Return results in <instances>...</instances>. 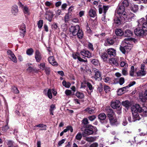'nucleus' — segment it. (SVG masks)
<instances>
[{"instance_id":"nucleus-1","label":"nucleus","mask_w":147,"mask_h":147,"mask_svg":"<svg viewBox=\"0 0 147 147\" xmlns=\"http://www.w3.org/2000/svg\"><path fill=\"white\" fill-rule=\"evenodd\" d=\"M127 1L124 0L122 2V5H121L118 8L117 13L119 15L122 20L126 21H130L132 18L134 16V14L131 13H126L125 11V7L128 5Z\"/></svg>"},{"instance_id":"nucleus-2","label":"nucleus","mask_w":147,"mask_h":147,"mask_svg":"<svg viewBox=\"0 0 147 147\" xmlns=\"http://www.w3.org/2000/svg\"><path fill=\"white\" fill-rule=\"evenodd\" d=\"M133 40V39L132 38H125L122 41L120 49L123 53L128 52L131 49L133 46L131 43Z\"/></svg>"},{"instance_id":"nucleus-3","label":"nucleus","mask_w":147,"mask_h":147,"mask_svg":"<svg viewBox=\"0 0 147 147\" xmlns=\"http://www.w3.org/2000/svg\"><path fill=\"white\" fill-rule=\"evenodd\" d=\"M135 107L140 113L141 117L147 116V107L145 106L141 107L138 104H136L135 106Z\"/></svg>"},{"instance_id":"nucleus-4","label":"nucleus","mask_w":147,"mask_h":147,"mask_svg":"<svg viewBox=\"0 0 147 147\" xmlns=\"http://www.w3.org/2000/svg\"><path fill=\"white\" fill-rule=\"evenodd\" d=\"M132 113L133 114V121L137 120H139L141 119L142 117L139 114L140 113L135 107V106L132 109Z\"/></svg>"},{"instance_id":"nucleus-5","label":"nucleus","mask_w":147,"mask_h":147,"mask_svg":"<svg viewBox=\"0 0 147 147\" xmlns=\"http://www.w3.org/2000/svg\"><path fill=\"white\" fill-rule=\"evenodd\" d=\"M111 106L113 109H116L119 111V113H120V111L121 109V106L120 101L119 100H115L111 102Z\"/></svg>"},{"instance_id":"nucleus-6","label":"nucleus","mask_w":147,"mask_h":147,"mask_svg":"<svg viewBox=\"0 0 147 147\" xmlns=\"http://www.w3.org/2000/svg\"><path fill=\"white\" fill-rule=\"evenodd\" d=\"M92 71L95 73L94 76H92V78H94L96 80L99 81L101 79V74L99 71L95 68L93 69Z\"/></svg>"},{"instance_id":"nucleus-7","label":"nucleus","mask_w":147,"mask_h":147,"mask_svg":"<svg viewBox=\"0 0 147 147\" xmlns=\"http://www.w3.org/2000/svg\"><path fill=\"white\" fill-rule=\"evenodd\" d=\"M145 31H146L145 29L142 27H138L135 30L134 33L137 36H142L144 34Z\"/></svg>"},{"instance_id":"nucleus-8","label":"nucleus","mask_w":147,"mask_h":147,"mask_svg":"<svg viewBox=\"0 0 147 147\" xmlns=\"http://www.w3.org/2000/svg\"><path fill=\"white\" fill-rule=\"evenodd\" d=\"M80 29V28L78 25L75 26H71L70 28V31L74 36H76L77 32Z\"/></svg>"},{"instance_id":"nucleus-9","label":"nucleus","mask_w":147,"mask_h":147,"mask_svg":"<svg viewBox=\"0 0 147 147\" xmlns=\"http://www.w3.org/2000/svg\"><path fill=\"white\" fill-rule=\"evenodd\" d=\"M54 15L52 11L50 10L46 12L45 18L49 22H51L52 21Z\"/></svg>"},{"instance_id":"nucleus-10","label":"nucleus","mask_w":147,"mask_h":147,"mask_svg":"<svg viewBox=\"0 0 147 147\" xmlns=\"http://www.w3.org/2000/svg\"><path fill=\"white\" fill-rule=\"evenodd\" d=\"M95 128L94 127L91 125H89L88 128L84 130V133L86 135H91L93 133Z\"/></svg>"},{"instance_id":"nucleus-11","label":"nucleus","mask_w":147,"mask_h":147,"mask_svg":"<svg viewBox=\"0 0 147 147\" xmlns=\"http://www.w3.org/2000/svg\"><path fill=\"white\" fill-rule=\"evenodd\" d=\"M98 8L100 14H101L103 12L104 14H105L108 9L109 7L108 6L99 5L98 6Z\"/></svg>"},{"instance_id":"nucleus-12","label":"nucleus","mask_w":147,"mask_h":147,"mask_svg":"<svg viewBox=\"0 0 147 147\" xmlns=\"http://www.w3.org/2000/svg\"><path fill=\"white\" fill-rule=\"evenodd\" d=\"M20 35L21 36L24 37L26 31L25 24L22 23L20 26Z\"/></svg>"},{"instance_id":"nucleus-13","label":"nucleus","mask_w":147,"mask_h":147,"mask_svg":"<svg viewBox=\"0 0 147 147\" xmlns=\"http://www.w3.org/2000/svg\"><path fill=\"white\" fill-rule=\"evenodd\" d=\"M80 54L83 56L88 58H90L92 57V53L87 50H82L81 51Z\"/></svg>"},{"instance_id":"nucleus-14","label":"nucleus","mask_w":147,"mask_h":147,"mask_svg":"<svg viewBox=\"0 0 147 147\" xmlns=\"http://www.w3.org/2000/svg\"><path fill=\"white\" fill-rule=\"evenodd\" d=\"M106 111L107 113V115L109 119L115 117V114L113 110L110 108L109 107H107L106 109Z\"/></svg>"},{"instance_id":"nucleus-15","label":"nucleus","mask_w":147,"mask_h":147,"mask_svg":"<svg viewBox=\"0 0 147 147\" xmlns=\"http://www.w3.org/2000/svg\"><path fill=\"white\" fill-rule=\"evenodd\" d=\"M145 65L144 64H142L141 65V70L137 72V74L138 76H144L146 74V72L144 71Z\"/></svg>"},{"instance_id":"nucleus-16","label":"nucleus","mask_w":147,"mask_h":147,"mask_svg":"<svg viewBox=\"0 0 147 147\" xmlns=\"http://www.w3.org/2000/svg\"><path fill=\"white\" fill-rule=\"evenodd\" d=\"M107 52L108 55L110 56H115L116 54V50L113 48H110L107 50Z\"/></svg>"},{"instance_id":"nucleus-17","label":"nucleus","mask_w":147,"mask_h":147,"mask_svg":"<svg viewBox=\"0 0 147 147\" xmlns=\"http://www.w3.org/2000/svg\"><path fill=\"white\" fill-rule=\"evenodd\" d=\"M48 60L49 63L53 66H58V63L57 62L55 61L53 56H51L49 57L48 58Z\"/></svg>"},{"instance_id":"nucleus-18","label":"nucleus","mask_w":147,"mask_h":147,"mask_svg":"<svg viewBox=\"0 0 147 147\" xmlns=\"http://www.w3.org/2000/svg\"><path fill=\"white\" fill-rule=\"evenodd\" d=\"M11 11V13L13 15H16L18 11V6L16 5H14L12 6Z\"/></svg>"},{"instance_id":"nucleus-19","label":"nucleus","mask_w":147,"mask_h":147,"mask_svg":"<svg viewBox=\"0 0 147 147\" xmlns=\"http://www.w3.org/2000/svg\"><path fill=\"white\" fill-rule=\"evenodd\" d=\"M72 56L73 58L75 59H77L78 60L80 61L84 62H87V60H84L82 59L81 58L79 57V55L77 53H74L73 54Z\"/></svg>"},{"instance_id":"nucleus-20","label":"nucleus","mask_w":147,"mask_h":147,"mask_svg":"<svg viewBox=\"0 0 147 147\" xmlns=\"http://www.w3.org/2000/svg\"><path fill=\"white\" fill-rule=\"evenodd\" d=\"M35 58L37 62H39L41 60L42 57L40 52L38 51H36L35 53Z\"/></svg>"},{"instance_id":"nucleus-21","label":"nucleus","mask_w":147,"mask_h":147,"mask_svg":"<svg viewBox=\"0 0 147 147\" xmlns=\"http://www.w3.org/2000/svg\"><path fill=\"white\" fill-rule=\"evenodd\" d=\"M140 98L143 102H144L146 100H147V90L145 91L144 95L142 93L140 94Z\"/></svg>"},{"instance_id":"nucleus-22","label":"nucleus","mask_w":147,"mask_h":147,"mask_svg":"<svg viewBox=\"0 0 147 147\" xmlns=\"http://www.w3.org/2000/svg\"><path fill=\"white\" fill-rule=\"evenodd\" d=\"M111 124L112 125H117L118 124L115 116L109 119Z\"/></svg>"},{"instance_id":"nucleus-23","label":"nucleus","mask_w":147,"mask_h":147,"mask_svg":"<svg viewBox=\"0 0 147 147\" xmlns=\"http://www.w3.org/2000/svg\"><path fill=\"white\" fill-rule=\"evenodd\" d=\"M52 90L49 89L47 90V93L46 92V90H45L44 92L46 96H47L50 99H51L52 98Z\"/></svg>"},{"instance_id":"nucleus-24","label":"nucleus","mask_w":147,"mask_h":147,"mask_svg":"<svg viewBox=\"0 0 147 147\" xmlns=\"http://www.w3.org/2000/svg\"><path fill=\"white\" fill-rule=\"evenodd\" d=\"M119 16H120V18H118V17H116L114 19V22L115 23L118 24V25H119L121 23V21L124 22H126V21L125 20H122L120 16L119 15Z\"/></svg>"},{"instance_id":"nucleus-25","label":"nucleus","mask_w":147,"mask_h":147,"mask_svg":"<svg viewBox=\"0 0 147 147\" xmlns=\"http://www.w3.org/2000/svg\"><path fill=\"white\" fill-rule=\"evenodd\" d=\"M89 16L92 18L95 17L96 16V11L95 10L91 9L89 11Z\"/></svg>"},{"instance_id":"nucleus-26","label":"nucleus","mask_w":147,"mask_h":147,"mask_svg":"<svg viewBox=\"0 0 147 147\" xmlns=\"http://www.w3.org/2000/svg\"><path fill=\"white\" fill-rule=\"evenodd\" d=\"M84 111L90 114H93L95 112V109L94 108L88 107Z\"/></svg>"},{"instance_id":"nucleus-27","label":"nucleus","mask_w":147,"mask_h":147,"mask_svg":"<svg viewBox=\"0 0 147 147\" xmlns=\"http://www.w3.org/2000/svg\"><path fill=\"white\" fill-rule=\"evenodd\" d=\"M135 82L134 81H133L131 83H130L128 86L121 88H122V89L123 90V92L125 93L126 91V90L127 89L130 87L135 84Z\"/></svg>"},{"instance_id":"nucleus-28","label":"nucleus","mask_w":147,"mask_h":147,"mask_svg":"<svg viewBox=\"0 0 147 147\" xmlns=\"http://www.w3.org/2000/svg\"><path fill=\"white\" fill-rule=\"evenodd\" d=\"M24 13L27 15H29L30 14V10L28 7L26 6L23 7V8L22 9Z\"/></svg>"},{"instance_id":"nucleus-29","label":"nucleus","mask_w":147,"mask_h":147,"mask_svg":"<svg viewBox=\"0 0 147 147\" xmlns=\"http://www.w3.org/2000/svg\"><path fill=\"white\" fill-rule=\"evenodd\" d=\"M116 34L117 36H121L123 35L124 32L120 29H117L115 30Z\"/></svg>"},{"instance_id":"nucleus-30","label":"nucleus","mask_w":147,"mask_h":147,"mask_svg":"<svg viewBox=\"0 0 147 147\" xmlns=\"http://www.w3.org/2000/svg\"><path fill=\"white\" fill-rule=\"evenodd\" d=\"M113 40L112 39H108L106 41L104 45L105 46L112 45L114 43Z\"/></svg>"},{"instance_id":"nucleus-31","label":"nucleus","mask_w":147,"mask_h":147,"mask_svg":"<svg viewBox=\"0 0 147 147\" xmlns=\"http://www.w3.org/2000/svg\"><path fill=\"white\" fill-rule=\"evenodd\" d=\"M122 104L123 106L126 107V109H125V110H128V108L130 105V103L128 100L122 102Z\"/></svg>"},{"instance_id":"nucleus-32","label":"nucleus","mask_w":147,"mask_h":147,"mask_svg":"<svg viewBox=\"0 0 147 147\" xmlns=\"http://www.w3.org/2000/svg\"><path fill=\"white\" fill-rule=\"evenodd\" d=\"M76 96L80 99L83 98L84 97V94L82 92H77L76 94Z\"/></svg>"},{"instance_id":"nucleus-33","label":"nucleus","mask_w":147,"mask_h":147,"mask_svg":"<svg viewBox=\"0 0 147 147\" xmlns=\"http://www.w3.org/2000/svg\"><path fill=\"white\" fill-rule=\"evenodd\" d=\"M110 62L112 64H113L116 66L118 65V61L115 58H112L110 60Z\"/></svg>"},{"instance_id":"nucleus-34","label":"nucleus","mask_w":147,"mask_h":147,"mask_svg":"<svg viewBox=\"0 0 147 147\" xmlns=\"http://www.w3.org/2000/svg\"><path fill=\"white\" fill-rule=\"evenodd\" d=\"M96 140V138L95 137H86L85 140L87 142H92Z\"/></svg>"},{"instance_id":"nucleus-35","label":"nucleus","mask_w":147,"mask_h":147,"mask_svg":"<svg viewBox=\"0 0 147 147\" xmlns=\"http://www.w3.org/2000/svg\"><path fill=\"white\" fill-rule=\"evenodd\" d=\"M130 9L133 12H136L138 10V6L137 5L133 4L131 6Z\"/></svg>"},{"instance_id":"nucleus-36","label":"nucleus","mask_w":147,"mask_h":147,"mask_svg":"<svg viewBox=\"0 0 147 147\" xmlns=\"http://www.w3.org/2000/svg\"><path fill=\"white\" fill-rule=\"evenodd\" d=\"M40 127L41 128L40 129V130H46V127L47 126L46 125H44L42 124H38V125H36L34 127Z\"/></svg>"},{"instance_id":"nucleus-37","label":"nucleus","mask_w":147,"mask_h":147,"mask_svg":"<svg viewBox=\"0 0 147 147\" xmlns=\"http://www.w3.org/2000/svg\"><path fill=\"white\" fill-rule=\"evenodd\" d=\"M107 55L106 53H102L101 55V57L104 61H106L107 60Z\"/></svg>"},{"instance_id":"nucleus-38","label":"nucleus","mask_w":147,"mask_h":147,"mask_svg":"<svg viewBox=\"0 0 147 147\" xmlns=\"http://www.w3.org/2000/svg\"><path fill=\"white\" fill-rule=\"evenodd\" d=\"M120 65L121 67L127 68L128 67V64L126 61H122L120 63Z\"/></svg>"},{"instance_id":"nucleus-39","label":"nucleus","mask_w":147,"mask_h":147,"mask_svg":"<svg viewBox=\"0 0 147 147\" xmlns=\"http://www.w3.org/2000/svg\"><path fill=\"white\" fill-rule=\"evenodd\" d=\"M131 31L129 30H126L125 32V36H130L132 35Z\"/></svg>"},{"instance_id":"nucleus-40","label":"nucleus","mask_w":147,"mask_h":147,"mask_svg":"<svg viewBox=\"0 0 147 147\" xmlns=\"http://www.w3.org/2000/svg\"><path fill=\"white\" fill-rule=\"evenodd\" d=\"M77 35L78 38L80 39L82 38L83 36V32L82 30L80 29L78 32Z\"/></svg>"},{"instance_id":"nucleus-41","label":"nucleus","mask_w":147,"mask_h":147,"mask_svg":"<svg viewBox=\"0 0 147 147\" xmlns=\"http://www.w3.org/2000/svg\"><path fill=\"white\" fill-rule=\"evenodd\" d=\"M145 21V19L144 18H142L140 19L138 21V26H140L142 24V27L144 28L143 27V24L144 23V22Z\"/></svg>"},{"instance_id":"nucleus-42","label":"nucleus","mask_w":147,"mask_h":147,"mask_svg":"<svg viewBox=\"0 0 147 147\" xmlns=\"http://www.w3.org/2000/svg\"><path fill=\"white\" fill-rule=\"evenodd\" d=\"M106 118V115L104 113H100L98 115V118L101 120H104Z\"/></svg>"},{"instance_id":"nucleus-43","label":"nucleus","mask_w":147,"mask_h":147,"mask_svg":"<svg viewBox=\"0 0 147 147\" xmlns=\"http://www.w3.org/2000/svg\"><path fill=\"white\" fill-rule=\"evenodd\" d=\"M91 62L95 66L100 65V64L98 61L96 59H94L92 60Z\"/></svg>"},{"instance_id":"nucleus-44","label":"nucleus","mask_w":147,"mask_h":147,"mask_svg":"<svg viewBox=\"0 0 147 147\" xmlns=\"http://www.w3.org/2000/svg\"><path fill=\"white\" fill-rule=\"evenodd\" d=\"M9 58L13 62L15 63H17V58L16 57L15 55H14L13 56H11L9 57Z\"/></svg>"},{"instance_id":"nucleus-45","label":"nucleus","mask_w":147,"mask_h":147,"mask_svg":"<svg viewBox=\"0 0 147 147\" xmlns=\"http://www.w3.org/2000/svg\"><path fill=\"white\" fill-rule=\"evenodd\" d=\"M9 128V127L7 125L1 128H0V130H1L2 132H4L6 131Z\"/></svg>"},{"instance_id":"nucleus-46","label":"nucleus","mask_w":147,"mask_h":147,"mask_svg":"<svg viewBox=\"0 0 147 147\" xmlns=\"http://www.w3.org/2000/svg\"><path fill=\"white\" fill-rule=\"evenodd\" d=\"M63 85L67 88H69L71 86V84L69 82H66L65 80H63L62 82Z\"/></svg>"},{"instance_id":"nucleus-47","label":"nucleus","mask_w":147,"mask_h":147,"mask_svg":"<svg viewBox=\"0 0 147 147\" xmlns=\"http://www.w3.org/2000/svg\"><path fill=\"white\" fill-rule=\"evenodd\" d=\"M82 138V135L80 133H78L76 136L75 139L78 140H80Z\"/></svg>"},{"instance_id":"nucleus-48","label":"nucleus","mask_w":147,"mask_h":147,"mask_svg":"<svg viewBox=\"0 0 147 147\" xmlns=\"http://www.w3.org/2000/svg\"><path fill=\"white\" fill-rule=\"evenodd\" d=\"M34 51L32 48H30L27 49L26 51L27 55H32Z\"/></svg>"},{"instance_id":"nucleus-49","label":"nucleus","mask_w":147,"mask_h":147,"mask_svg":"<svg viewBox=\"0 0 147 147\" xmlns=\"http://www.w3.org/2000/svg\"><path fill=\"white\" fill-rule=\"evenodd\" d=\"M45 63H42L38 65V67L41 70H43L45 69Z\"/></svg>"},{"instance_id":"nucleus-50","label":"nucleus","mask_w":147,"mask_h":147,"mask_svg":"<svg viewBox=\"0 0 147 147\" xmlns=\"http://www.w3.org/2000/svg\"><path fill=\"white\" fill-rule=\"evenodd\" d=\"M43 24V21L42 20H39L38 23V27L39 28H41L42 27Z\"/></svg>"},{"instance_id":"nucleus-51","label":"nucleus","mask_w":147,"mask_h":147,"mask_svg":"<svg viewBox=\"0 0 147 147\" xmlns=\"http://www.w3.org/2000/svg\"><path fill=\"white\" fill-rule=\"evenodd\" d=\"M134 67L133 66L131 67V70L130 71V75L131 76H133L134 74Z\"/></svg>"},{"instance_id":"nucleus-52","label":"nucleus","mask_w":147,"mask_h":147,"mask_svg":"<svg viewBox=\"0 0 147 147\" xmlns=\"http://www.w3.org/2000/svg\"><path fill=\"white\" fill-rule=\"evenodd\" d=\"M7 55L9 57L11 56H13L14 55L13 52L10 50H8L7 51Z\"/></svg>"},{"instance_id":"nucleus-53","label":"nucleus","mask_w":147,"mask_h":147,"mask_svg":"<svg viewBox=\"0 0 147 147\" xmlns=\"http://www.w3.org/2000/svg\"><path fill=\"white\" fill-rule=\"evenodd\" d=\"M124 93L123 91L121 88L119 89L117 92V94L118 95H121Z\"/></svg>"},{"instance_id":"nucleus-54","label":"nucleus","mask_w":147,"mask_h":147,"mask_svg":"<svg viewBox=\"0 0 147 147\" xmlns=\"http://www.w3.org/2000/svg\"><path fill=\"white\" fill-rule=\"evenodd\" d=\"M45 71L47 75H49L50 74V69L49 67H46L45 68Z\"/></svg>"},{"instance_id":"nucleus-55","label":"nucleus","mask_w":147,"mask_h":147,"mask_svg":"<svg viewBox=\"0 0 147 147\" xmlns=\"http://www.w3.org/2000/svg\"><path fill=\"white\" fill-rule=\"evenodd\" d=\"M103 80L105 82H110V78L108 77H105L103 78Z\"/></svg>"},{"instance_id":"nucleus-56","label":"nucleus","mask_w":147,"mask_h":147,"mask_svg":"<svg viewBox=\"0 0 147 147\" xmlns=\"http://www.w3.org/2000/svg\"><path fill=\"white\" fill-rule=\"evenodd\" d=\"M146 22L143 24V27L146 31H147V15L146 16Z\"/></svg>"},{"instance_id":"nucleus-57","label":"nucleus","mask_w":147,"mask_h":147,"mask_svg":"<svg viewBox=\"0 0 147 147\" xmlns=\"http://www.w3.org/2000/svg\"><path fill=\"white\" fill-rule=\"evenodd\" d=\"M104 89L105 92L106 93H107L110 91V88L109 86L106 85H105L104 86Z\"/></svg>"},{"instance_id":"nucleus-58","label":"nucleus","mask_w":147,"mask_h":147,"mask_svg":"<svg viewBox=\"0 0 147 147\" xmlns=\"http://www.w3.org/2000/svg\"><path fill=\"white\" fill-rule=\"evenodd\" d=\"M125 82L124 78L122 77L120 78L119 79V83L120 85H122Z\"/></svg>"},{"instance_id":"nucleus-59","label":"nucleus","mask_w":147,"mask_h":147,"mask_svg":"<svg viewBox=\"0 0 147 147\" xmlns=\"http://www.w3.org/2000/svg\"><path fill=\"white\" fill-rule=\"evenodd\" d=\"M66 139H63L59 141L58 143V146H60L63 143H64V142L65 141Z\"/></svg>"},{"instance_id":"nucleus-60","label":"nucleus","mask_w":147,"mask_h":147,"mask_svg":"<svg viewBox=\"0 0 147 147\" xmlns=\"http://www.w3.org/2000/svg\"><path fill=\"white\" fill-rule=\"evenodd\" d=\"M125 68H124L122 70V74L124 76H126L127 75L128 72L127 70Z\"/></svg>"},{"instance_id":"nucleus-61","label":"nucleus","mask_w":147,"mask_h":147,"mask_svg":"<svg viewBox=\"0 0 147 147\" xmlns=\"http://www.w3.org/2000/svg\"><path fill=\"white\" fill-rule=\"evenodd\" d=\"M86 84L87 85V86L88 87V88L90 90L92 91L93 88L92 84L88 82H87Z\"/></svg>"},{"instance_id":"nucleus-62","label":"nucleus","mask_w":147,"mask_h":147,"mask_svg":"<svg viewBox=\"0 0 147 147\" xmlns=\"http://www.w3.org/2000/svg\"><path fill=\"white\" fill-rule=\"evenodd\" d=\"M96 118V117L94 115H92L88 117V118L90 120L92 121L95 119Z\"/></svg>"},{"instance_id":"nucleus-63","label":"nucleus","mask_w":147,"mask_h":147,"mask_svg":"<svg viewBox=\"0 0 147 147\" xmlns=\"http://www.w3.org/2000/svg\"><path fill=\"white\" fill-rule=\"evenodd\" d=\"M55 108V105L54 104H52L50 106V111H53Z\"/></svg>"},{"instance_id":"nucleus-64","label":"nucleus","mask_w":147,"mask_h":147,"mask_svg":"<svg viewBox=\"0 0 147 147\" xmlns=\"http://www.w3.org/2000/svg\"><path fill=\"white\" fill-rule=\"evenodd\" d=\"M34 70V69L31 67H29L27 69V71L28 72H32Z\"/></svg>"}]
</instances>
